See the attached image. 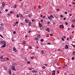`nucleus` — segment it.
I'll list each match as a JSON object with an SVG mask.
<instances>
[{"label": "nucleus", "mask_w": 75, "mask_h": 75, "mask_svg": "<svg viewBox=\"0 0 75 75\" xmlns=\"http://www.w3.org/2000/svg\"><path fill=\"white\" fill-rule=\"evenodd\" d=\"M50 17H51V18H52V17L53 18H54V17L52 15H50Z\"/></svg>", "instance_id": "2eb2a0df"}, {"label": "nucleus", "mask_w": 75, "mask_h": 75, "mask_svg": "<svg viewBox=\"0 0 75 75\" xmlns=\"http://www.w3.org/2000/svg\"><path fill=\"white\" fill-rule=\"evenodd\" d=\"M73 52V54H74V55H75V52Z\"/></svg>", "instance_id": "79ce46f5"}, {"label": "nucleus", "mask_w": 75, "mask_h": 75, "mask_svg": "<svg viewBox=\"0 0 75 75\" xmlns=\"http://www.w3.org/2000/svg\"><path fill=\"white\" fill-rule=\"evenodd\" d=\"M67 75V72H66L64 74V75Z\"/></svg>", "instance_id": "052dcab7"}, {"label": "nucleus", "mask_w": 75, "mask_h": 75, "mask_svg": "<svg viewBox=\"0 0 75 75\" xmlns=\"http://www.w3.org/2000/svg\"><path fill=\"white\" fill-rule=\"evenodd\" d=\"M1 59H3V56H1V57H0Z\"/></svg>", "instance_id": "a18cd8bd"}, {"label": "nucleus", "mask_w": 75, "mask_h": 75, "mask_svg": "<svg viewBox=\"0 0 75 75\" xmlns=\"http://www.w3.org/2000/svg\"><path fill=\"white\" fill-rule=\"evenodd\" d=\"M11 69L12 70H13V71H16V69H15V67H14V66H12Z\"/></svg>", "instance_id": "f03ea898"}, {"label": "nucleus", "mask_w": 75, "mask_h": 75, "mask_svg": "<svg viewBox=\"0 0 75 75\" xmlns=\"http://www.w3.org/2000/svg\"><path fill=\"white\" fill-rule=\"evenodd\" d=\"M31 22H30L29 23V26H31Z\"/></svg>", "instance_id": "4468645a"}, {"label": "nucleus", "mask_w": 75, "mask_h": 75, "mask_svg": "<svg viewBox=\"0 0 75 75\" xmlns=\"http://www.w3.org/2000/svg\"><path fill=\"white\" fill-rule=\"evenodd\" d=\"M32 21H33V22H34L35 21V20H32Z\"/></svg>", "instance_id": "13d9d810"}, {"label": "nucleus", "mask_w": 75, "mask_h": 75, "mask_svg": "<svg viewBox=\"0 0 75 75\" xmlns=\"http://www.w3.org/2000/svg\"><path fill=\"white\" fill-rule=\"evenodd\" d=\"M47 44H48V45H51V43H47Z\"/></svg>", "instance_id": "603ef678"}, {"label": "nucleus", "mask_w": 75, "mask_h": 75, "mask_svg": "<svg viewBox=\"0 0 75 75\" xmlns=\"http://www.w3.org/2000/svg\"><path fill=\"white\" fill-rule=\"evenodd\" d=\"M1 60V61H5V59L3 58Z\"/></svg>", "instance_id": "c756f323"}, {"label": "nucleus", "mask_w": 75, "mask_h": 75, "mask_svg": "<svg viewBox=\"0 0 75 75\" xmlns=\"http://www.w3.org/2000/svg\"><path fill=\"white\" fill-rule=\"evenodd\" d=\"M13 34H16V32L15 31H13Z\"/></svg>", "instance_id": "cd10ccee"}, {"label": "nucleus", "mask_w": 75, "mask_h": 75, "mask_svg": "<svg viewBox=\"0 0 75 75\" xmlns=\"http://www.w3.org/2000/svg\"><path fill=\"white\" fill-rule=\"evenodd\" d=\"M16 24H18V21H16Z\"/></svg>", "instance_id": "680f3d73"}, {"label": "nucleus", "mask_w": 75, "mask_h": 75, "mask_svg": "<svg viewBox=\"0 0 75 75\" xmlns=\"http://www.w3.org/2000/svg\"><path fill=\"white\" fill-rule=\"evenodd\" d=\"M61 39L63 41H65V40L63 38H62Z\"/></svg>", "instance_id": "c85d7f7f"}, {"label": "nucleus", "mask_w": 75, "mask_h": 75, "mask_svg": "<svg viewBox=\"0 0 75 75\" xmlns=\"http://www.w3.org/2000/svg\"><path fill=\"white\" fill-rule=\"evenodd\" d=\"M27 63H28V64H30V62L29 61H28L27 62Z\"/></svg>", "instance_id": "58836bf2"}, {"label": "nucleus", "mask_w": 75, "mask_h": 75, "mask_svg": "<svg viewBox=\"0 0 75 75\" xmlns=\"http://www.w3.org/2000/svg\"><path fill=\"white\" fill-rule=\"evenodd\" d=\"M64 20H66V18H64Z\"/></svg>", "instance_id": "338daca9"}, {"label": "nucleus", "mask_w": 75, "mask_h": 75, "mask_svg": "<svg viewBox=\"0 0 75 75\" xmlns=\"http://www.w3.org/2000/svg\"><path fill=\"white\" fill-rule=\"evenodd\" d=\"M38 38L37 37L35 38V40H38Z\"/></svg>", "instance_id": "f704fd0d"}, {"label": "nucleus", "mask_w": 75, "mask_h": 75, "mask_svg": "<svg viewBox=\"0 0 75 75\" xmlns=\"http://www.w3.org/2000/svg\"><path fill=\"white\" fill-rule=\"evenodd\" d=\"M31 15H28V16L29 17H31Z\"/></svg>", "instance_id": "e433bc0d"}, {"label": "nucleus", "mask_w": 75, "mask_h": 75, "mask_svg": "<svg viewBox=\"0 0 75 75\" xmlns=\"http://www.w3.org/2000/svg\"><path fill=\"white\" fill-rule=\"evenodd\" d=\"M71 27L72 28H74V25L73 24H72L71 25Z\"/></svg>", "instance_id": "b1692460"}, {"label": "nucleus", "mask_w": 75, "mask_h": 75, "mask_svg": "<svg viewBox=\"0 0 75 75\" xmlns=\"http://www.w3.org/2000/svg\"><path fill=\"white\" fill-rule=\"evenodd\" d=\"M35 75H38V74L36 73L35 74Z\"/></svg>", "instance_id": "e2e57ef3"}, {"label": "nucleus", "mask_w": 75, "mask_h": 75, "mask_svg": "<svg viewBox=\"0 0 75 75\" xmlns=\"http://www.w3.org/2000/svg\"><path fill=\"white\" fill-rule=\"evenodd\" d=\"M46 37H49V35L47 34L46 36Z\"/></svg>", "instance_id": "ea45409f"}, {"label": "nucleus", "mask_w": 75, "mask_h": 75, "mask_svg": "<svg viewBox=\"0 0 75 75\" xmlns=\"http://www.w3.org/2000/svg\"><path fill=\"white\" fill-rule=\"evenodd\" d=\"M14 13V11H11L10 12V14H13V13Z\"/></svg>", "instance_id": "6ab92c4d"}, {"label": "nucleus", "mask_w": 75, "mask_h": 75, "mask_svg": "<svg viewBox=\"0 0 75 75\" xmlns=\"http://www.w3.org/2000/svg\"><path fill=\"white\" fill-rule=\"evenodd\" d=\"M38 36L39 38H40V34H38Z\"/></svg>", "instance_id": "72a5a7b5"}, {"label": "nucleus", "mask_w": 75, "mask_h": 75, "mask_svg": "<svg viewBox=\"0 0 75 75\" xmlns=\"http://www.w3.org/2000/svg\"><path fill=\"white\" fill-rule=\"evenodd\" d=\"M71 21L73 23H75V19H73Z\"/></svg>", "instance_id": "4be33fe9"}, {"label": "nucleus", "mask_w": 75, "mask_h": 75, "mask_svg": "<svg viewBox=\"0 0 75 75\" xmlns=\"http://www.w3.org/2000/svg\"><path fill=\"white\" fill-rule=\"evenodd\" d=\"M34 58V57L33 56H32L31 57V59H33Z\"/></svg>", "instance_id": "c03bdc74"}, {"label": "nucleus", "mask_w": 75, "mask_h": 75, "mask_svg": "<svg viewBox=\"0 0 75 75\" xmlns=\"http://www.w3.org/2000/svg\"><path fill=\"white\" fill-rule=\"evenodd\" d=\"M19 15L20 17H22V18H23V16H22V14H19Z\"/></svg>", "instance_id": "f8f14e48"}, {"label": "nucleus", "mask_w": 75, "mask_h": 75, "mask_svg": "<svg viewBox=\"0 0 75 75\" xmlns=\"http://www.w3.org/2000/svg\"><path fill=\"white\" fill-rule=\"evenodd\" d=\"M50 36H52V35H53V34H51L50 35Z\"/></svg>", "instance_id": "de8ad7c7"}, {"label": "nucleus", "mask_w": 75, "mask_h": 75, "mask_svg": "<svg viewBox=\"0 0 75 75\" xmlns=\"http://www.w3.org/2000/svg\"><path fill=\"white\" fill-rule=\"evenodd\" d=\"M17 7V5H15L14 6V8H16Z\"/></svg>", "instance_id": "a878e982"}, {"label": "nucleus", "mask_w": 75, "mask_h": 75, "mask_svg": "<svg viewBox=\"0 0 75 75\" xmlns=\"http://www.w3.org/2000/svg\"><path fill=\"white\" fill-rule=\"evenodd\" d=\"M60 17L61 18H63V17H64V16H63L62 15H60Z\"/></svg>", "instance_id": "393cba45"}, {"label": "nucleus", "mask_w": 75, "mask_h": 75, "mask_svg": "<svg viewBox=\"0 0 75 75\" xmlns=\"http://www.w3.org/2000/svg\"><path fill=\"white\" fill-rule=\"evenodd\" d=\"M38 7H39V9H40V8H41V6H39Z\"/></svg>", "instance_id": "5fc2aeb1"}, {"label": "nucleus", "mask_w": 75, "mask_h": 75, "mask_svg": "<svg viewBox=\"0 0 75 75\" xmlns=\"http://www.w3.org/2000/svg\"><path fill=\"white\" fill-rule=\"evenodd\" d=\"M65 14H68V13H67V12H65Z\"/></svg>", "instance_id": "a19ab883"}, {"label": "nucleus", "mask_w": 75, "mask_h": 75, "mask_svg": "<svg viewBox=\"0 0 75 75\" xmlns=\"http://www.w3.org/2000/svg\"><path fill=\"white\" fill-rule=\"evenodd\" d=\"M59 27L60 28L63 29L64 28V25H60L59 26Z\"/></svg>", "instance_id": "20e7f679"}, {"label": "nucleus", "mask_w": 75, "mask_h": 75, "mask_svg": "<svg viewBox=\"0 0 75 75\" xmlns=\"http://www.w3.org/2000/svg\"><path fill=\"white\" fill-rule=\"evenodd\" d=\"M4 45L1 46V48H4V47H6V42H5V41H4Z\"/></svg>", "instance_id": "f257e3e1"}, {"label": "nucleus", "mask_w": 75, "mask_h": 75, "mask_svg": "<svg viewBox=\"0 0 75 75\" xmlns=\"http://www.w3.org/2000/svg\"><path fill=\"white\" fill-rule=\"evenodd\" d=\"M65 48L66 49H68V45H66V46H65Z\"/></svg>", "instance_id": "dca6fc26"}, {"label": "nucleus", "mask_w": 75, "mask_h": 75, "mask_svg": "<svg viewBox=\"0 0 75 75\" xmlns=\"http://www.w3.org/2000/svg\"><path fill=\"white\" fill-rule=\"evenodd\" d=\"M2 4L4 7V6H5V4H4V2H2Z\"/></svg>", "instance_id": "f3484780"}, {"label": "nucleus", "mask_w": 75, "mask_h": 75, "mask_svg": "<svg viewBox=\"0 0 75 75\" xmlns=\"http://www.w3.org/2000/svg\"><path fill=\"white\" fill-rule=\"evenodd\" d=\"M41 41L42 42H43V41H44V40L42 39H41Z\"/></svg>", "instance_id": "c9c22d12"}, {"label": "nucleus", "mask_w": 75, "mask_h": 75, "mask_svg": "<svg viewBox=\"0 0 75 75\" xmlns=\"http://www.w3.org/2000/svg\"><path fill=\"white\" fill-rule=\"evenodd\" d=\"M45 66H47L48 65V64H45Z\"/></svg>", "instance_id": "0e129e2a"}, {"label": "nucleus", "mask_w": 75, "mask_h": 75, "mask_svg": "<svg viewBox=\"0 0 75 75\" xmlns=\"http://www.w3.org/2000/svg\"><path fill=\"white\" fill-rule=\"evenodd\" d=\"M57 11H59V9H57Z\"/></svg>", "instance_id": "37998d69"}, {"label": "nucleus", "mask_w": 75, "mask_h": 75, "mask_svg": "<svg viewBox=\"0 0 75 75\" xmlns=\"http://www.w3.org/2000/svg\"><path fill=\"white\" fill-rule=\"evenodd\" d=\"M72 45L73 46V47H75V45Z\"/></svg>", "instance_id": "6e6d98bb"}, {"label": "nucleus", "mask_w": 75, "mask_h": 75, "mask_svg": "<svg viewBox=\"0 0 75 75\" xmlns=\"http://www.w3.org/2000/svg\"><path fill=\"white\" fill-rule=\"evenodd\" d=\"M46 31H48V32H50V29H49V28H47L46 29Z\"/></svg>", "instance_id": "1a4fd4ad"}, {"label": "nucleus", "mask_w": 75, "mask_h": 75, "mask_svg": "<svg viewBox=\"0 0 75 75\" xmlns=\"http://www.w3.org/2000/svg\"><path fill=\"white\" fill-rule=\"evenodd\" d=\"M26 43V42H25V41H23V42L22 43L23 44V45H24Z\"/></svg>", "instance_id": "412c9836"}, {"label": "nucleus", "mask_w": 75, "mask_h": 75, "mask_svg": "<svg viewBox=\"0 0 75 75\" xmlns=\"http://www.w3.org/2000/svg\"><path fill=\"white\" fill-rule=\"evenodd\" d=\"M45 67H44V66H43V69H45Z\"/></svg>", "instance_id": "09e8293b"}, {"label": "nucleus", "mask_w": 75, "mask_h": 75, "mask_svg": "<svg viewBox=\"0 0 75 75\" xmlns=\"http://www.w3.org/2000/svg\"><path fill=\"white\" fill-rule=\"evenodd\" d=\"M13 50L15 52H16V51H17V50H16V49L15 47H13Z\"/></svg>", "instance_id": "0eeeda50"}, {"label": "nucleus", "mask_w": 75, "mask_h": 75, "mask_svg": "<svg viewBox=\"0 0 75 75\" xmlns=\"http://www.w3.org/2000/svg\"><path fill=\"white\" fill-rule=\"evenodd\" d=\"M9 74L11 75V71L10 70H9Z\"/></svg>", "instance_id": "aec40b11"}, {"label": "nucleus", "mask_w": 75, "mask_h": 75, "mask_svg": "<svg viewBox=\"0 0 75 75\" xmlns=\"http://www.w3.org/2000/svg\"><path fill=\"white\" fill-rule=\"evenodd\" d=\"M0 36L1 37V38H3V36L0 35Z\"/></svg>", "instance_id": "bf43d9fd"}, {"label": "nucleus", "mask_w": 75, "mask_h": 75, "mask_svg": "<svg viewBox=\"0 0 75 75\" xmlns=\"http://www.w3.org/2000/svg\"><path fill=\"white\" fill-rule=\"evenodd\" d=\"M63 38H66V37H65V36H63Z\"/></svg>", "instance_id": "49530a36"}, {"label": "nucleus", "mask_w": 75, "mask_h": 75, "mask_svg": "<svg viewBox=\"0 0 75 75\" xmlns=\"http://www.w3.org/2000/svg\"><path fill=\"white\" fill-rule=\"evenodd\" d=\"M29 49H31V46H29Z\"/></svg>", "instance_id": "3c124183"}, {"label": "nucleus", "mask_w": 75, "mask_h": 75, "mask_svg": "<svg viewBox=\"0 0 75 75\" xmlns=\"http://www.w3.org/2000/svg\"><path fill=\"white\" fill-rule=\"evenodd\" d=\"M32 72H33V73H35V72H37V71L36 70H33Z\"/></svg>", "instance_id": "9b49d317"}, {"label": "nucleus", "mask_w": 75, "mask_h": 75, "mask_svg": "<svg viewBox=\"0 0 75 75\" xmlns=\"http://www.w3.org/2000/svg\"><path fill=\"white\" fill-rule=\"evenodd\" d=\"M32 54H33V55H35V53H32Z\"/></svg>", "instance_id": "8fccbe9b"}, {"label": "nucleus", "mask_w": 75, "mask_h": 75, "mask_svg": "<svg viewBox=\"0 0 75 75\" xmlns=\"http://www.w3.org/2000/svg\"><path fill=\"white\" fill-rule=\"evenodd\" d=\"M4 68L5 70H7V67H4Z\"/></svg>", "instance_id": "5701e85b"}, {"label": "nucleus", "mask_w": 75, "mask_h": 75, "mask_svg": "<svg viewBox=\"0 0 75 75\" xmlns=\"http://www.w3.org/2000/svg\"><path fill=\"white\" fill-rule=\"evenodd\" d=\"M48 18L50 20H52V18H51V17L50 16H49L48 17Z\"/></svg>", "instance_id": "ddd939ff"}, {"label": "nucleus", "mask_w": 75, "mask_h": 75, "mask_svg": "<svg viewBox=\"0 0 75 75\" xmlns=\"http://www.w3.org/2000/svg\"><path fill=\"white\" fill-rule=\"evenodd\" d=\"M8 11V9H6L5 10V11H6V12H7Z\"/></svg>", "instance_id": "4c0bfd02"}, {"label": "nucleus", "mask_w": 75, "mask_h": 75, "mask_svg": "<svg viewBox=\"0 0 75 75\" xmlns=\"http://www.w3.org/2000/svg\"><path fill=\"white\" fill-rule=\"evenodd\" d=\"M58 63V62H55L54 63V64H56Z\"/></svg>", "instance_id": "bb28decb"}, {"label": "nucleus", "mask_w": 75, "mask_h": 75, "mask_svg": "<svg viewBox=\"0 0 75 75\" xmlns=\"http://www.w3.org/2000/svg\"><path fill=\"white\" fill-rule=\"evenodd\" d=\"M41 22H43V20L42 19L41 20Z\"/></svg>", "instance_id": "774afa93"}, {"label": "nucleus", "mask_w": 75, "mask_h": 75, "mask_svg": "<svg viewBox=\"0 0 75 75\" xmlns=\"http://www.w3.org/2000/svg\"><path fill=\"white\" fill-rule=\"evenodd\" d=\"M28 70H32V68H29L28 69Z\"/></svg>", "instance_id": "473e14b6"}, {"label": "nucleus", "mask_w": 75, "mask_h": 75, "mask_svg": "<svg viewBox=\"0 0 75 75\" xmlns=\"http://www.w3.org/2000/svg\"><path fill=\"white\" fill-rule=\"evenodd\" d=\"M74 57H73L71 59H72V60H74Z\"/></svg>", "instance_id": "2f4dec72"}, {"label": "nucleus", "mask_w": 75, "mask_h": 75, "mask_svg": "<svg viewBox=\"0 0 75 75\" xmlns=\"http://www.w3.org/2000/svg\"><path fill=\"white\" fill-rule=\"evenodd\" d=\"M52 75H55V70H53L52 71Z\"/></svg>", "instance_id": "39448f33"}, {"label": "nucleus", "mask_w": 75, "mask_h": 75, "mask_svg": "<svg viewBox=\"0 0 75 75\" xmlns=\"http://www.w3.org/2000/svg\"><path fill=\"white\" fill-rule=\"evenodd\" d=\"M66 25H68V23L67 22H66L65 23Z\"/></svg>", "instance_id": "4d7b16f0"}, {"label": "nucleus", "mask_w": 75, "mask_h": 75, "mask_svg": "<svg viewBox=\"0 0 75 75\" xmlns=\"http://www.w3.org/2000/svg\"><path fill=\"white\" fill-rule=\"evenodd\" d=\"M39 26L41 28L42 27V25H41L40 24V23H39Z\"/></svg>", "instance_id": "9d476101"}, {"label": "nucleus", "mask_w": 75, "mask_h": 75, "mask_svg": "<svg viewBox=\"0 0 75 75\" xmlns=\"http://www.w3.org/2000/svg\"><path fill=\"white\" fill-rule=\"evenodd\" d=\"M25 21L26 23H28V22H29V21H28L27 19H26L25 20Z\"/></svg>", "instance_id": "423d86ee"}, {"label": "nucleus", "mask_w": 75, "mask_h": 75, "mask_svg": "<svg viewBox=\"0 0 75 75\" xmlns=\"http://www.w3.org/2000/svg\"><path fill=\"white\" fill-rule=\"evenodd\" d=\"M19 17V16L17 14L16 16V17H17V18H18Z\"/></svg>", "instance_id": "7c9ffc66"}, {"label": "nucleus", "mask_w": 75, "mask_h": 75, "mask_svg": "<svg viewBox=\"0 0 75 75\" xmlns=\"http://www.w3.org/2000/svg\"><path fill=\"white\" fill-rule=\"evenodd\" d=\"M43 18H45V16H44L43 17Z\"/></svg>", "instance_id": "864d4df0"}, {"label": "nucleus", "mask_w": 75, "mask_h": 75, "mask_svg": "<svg viewBox=\"0 0 75 75\" xmlns=\"http://www.w3.org/2000/svg\"><path fill=\"white\" fill-rule=\"evenodd\" d=\"M69 38L70 40H71V39H72V38L71 37H69Z\"/></svg>", "instance_id": "69168bd1"}, {"label": "nucleus", "mask_w": 75, "mask_h": 75, "mask_svg": "<svg viewBox=\"0 0 75 75\" xmlns=\"http://www.w3.org/2000/svg\"><path fill=\"white\" fill-rule=\"evenodd\" d=\"M0 30L1 31H3L4 30V28L2 26H0Z\"/></svg>", "instance_id": "7ed1b4c3"}, {"label": "nucleus", "mask_w": 75, "mask_h": 75, "mask_svg": "<svg viewBox=\"0 0 75 75\" xmlns=\"http://www.w3.org/2000/svg\"><path fill=\"white\" fill-rule=\"evenodd\" d=\"M41 52L42 54H44V51H43V50H42L41 51Z\"/></svg>", "instance_id": "a211bd4d"}, {"label": "nucleus", "mask_w": 75, "mask_h": 75, "mask_svg": "<svg viewBox=\"0 0 75 75\" xmlns=\"http://www.w3.org/2000/svg\"><path fill=\"white\" fill-rule=\"evenodd\" d=\"M0 43L1 45H3V44H4V42H3V41H1Z\"/></svg>", "instance_id": "6e6552de"}]
</instances>
